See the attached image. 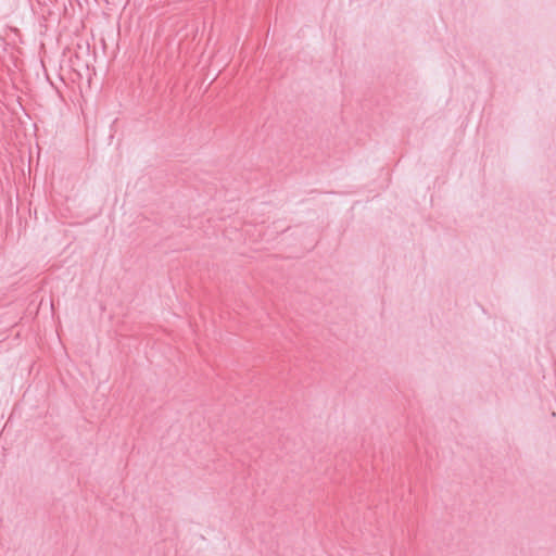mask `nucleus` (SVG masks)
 Listing matches in <instances>:
<instances>
[{"label":"nucleus","mask_w":556,"mask_h":556,"mask_svg":"<svg viewBox=\"0 0 556 556\" xmlns=\"http://www.w3.org/2000/svg\"><path fill=\"white\" fill-rule=\"evenodd\" d=\"M85 43L86 46L89 48L91 45L93 47H96L98 43L102 46L103 50L106 49V43H105V39L104 37H96V36H92L90 37V40H89V37H85Z\"/></svg>","instance_id":"obj_1"},{"label":"nucleus","mask_w":556,"mask_h":556,"mask_svg":"<svg viewBox=\"0 0 556 556\" xmlns=\"http://www.w3.org/2000/svg\"><path fill=\"white\" fill-rule=\"evenodd\" d=\"M112 39H115L114 40V43L117 46L118 45V40L115 38V37H111Z\"/></svg>","instance_id":"obj_2"}]
</instances>
